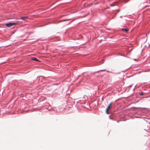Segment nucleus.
<instances>
[{
  "instance_id": "2",
  "label": "nucleus",
  "mask_w": 150,
  "mask_h": 150,
  "mask_svg": "<svg viewBox=\"0 0 150 150\" xmlns=\"http://www.w3.org/2000/svg\"><path fill=\"white\" fill-rule=\"evenodd\" d=\"M112 103H111L109 104V105H108V106L107 107L106 109V112L108 114H109V113L108 112V111L109 110V109H110V108L111 107V106L112 105Z\"/></svg>"
},
{
  "instance_id": "8",
  "label": "nucleus",
  "mask_w": 150,
  "mask_h": 150,
  "mask_svg": "<svg viewBox=\"0 0 150 150\" xmlns=\"http://www.w3.org/2000/svg\"><path fill=\"white\" fill-rule=\"evenodd\" d=\"M142 94H143L142 93L141 94V95H142Z\"/></svg>"
},
{
  "instance_id": "5",
  "label": "nucleus",
  "mask_w": 150,
  "mask_h": 150,
  "mask_svg": "<svg viewBox=\"0 0 150 150\" xmlns=\"http://www.w3.org/2000/svg\"><path fill=\"white\" fill-rule=\"evenodd\" d=\"M31 59L35 61H39V60L37 59L36 58L32 57L31 58Z\"/></svg>"
},
{
  "instance_id": "6",
  "label": "nucleus",
  "mask_w": 150,
  "mask_h": 150,
  "mask_svg": "<svg viewBox=\"0 0 150 150\" xmlns=\"http://www.w3.org/2000/svg\"><path fill=\"white\" fill-rule=\"evenodd\" d=\"M69 20H70V19H65V20H64V21H66Z\"/></svg>"
},
{
  "instance_id": "1",
  "label": "nucleus",
  "mask_w": 150,
  "mask_h": 150,
  "mask_svg": "<svg viewBox=\"0 0 150 150\" xmlns=\"http://www.w3.org/2000/svg\"><path fill=\"white\" fill-rule=\"evenodd\" d=\"M19 21H17L16 23H6V25L8 27H10L12 26L18 24Z\"/></svg>"
},
{
  "instance_id": "3",
  "label": "nucleus",
  "mask_w": 150,
  "mask_h": 150,
  "mask_svg": "<svg viewBox=\"0 0 150 150\" xmlns=\"http://www.w3.org/2000/svg\"><path fill=\"white\" fill-rule=\"evenodd\" d=\"M122 30L124 31V32L125 33H127L129 31L128 29L127 28H122Z\"/></svg>"
},
{
  "instance_id": "4",
  "label": "nucleus",
  "mask_w": 150,
  "mask_h": 150,
  "mask_svg": "<svg viewBox=\"0 0 150 150\" xmlns=\"http://www.w3.org/2000/svg\"><path fill=\"white\" fill-rule=\"evenodd\" d=\"M28 18V17L27 16L22 17L21 18V19L24 21H25L26 19Z\"/></svg>"
},
{
  "instance_id": "7",
  "label": "nucleus",
  "mask_w": 150,
  "mask_h": 150,
  "mask_svg": "<svg viewBox=\"0 0 150 150\" xmlns=\"http://www.w3.org/2000/svg\"><path fill=\"white\" fill-rule=\"evenodd\" d=\"M110 6H113V5H112V4H111V5H110Z\"/></svg>"
}]
</instances>
